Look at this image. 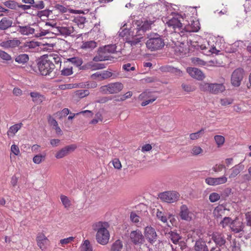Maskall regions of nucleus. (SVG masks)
Returning a JSON list of instances; mask_svg holds the SVG:
<instances>
[{
  "instance_id": "29",
  "label": "nucleus",
  "mask_w": 251,
  "mask_h": 251,
  "mask_svg": "<svg viewBox=\"0 0 251 251\" xmlns=\"http://www.w3.org/2000/svg\"><path fill=\"white\" fill-rule=\"evenodd\" d=\"M226 208L223 205H219L215 208L213 214L216 218H221L223 215L225 214Z\"/></svg>"
},
{
  "instance_id": "4",
  "label": "nucleus",
  "mask_w": 251,
  "mask_h": 251,
  "mask_svg": "<svg viewBox=\"0 0 251 251\" xmlns=\"http://www.w3.org/2000/svg\"><path fill=\"white\" fill-rule=\"evenodd\" d=\"M134 25L136 28L132 31L134 32V30H136V36H143L145 32L149 30L151 28V25L153 24L154 21L146 20L145 21L137 20L134 21Z\"/></svg>"
},
{
  "instance_id": "54",
  "label": "nucleus",
  "mask_w": 251,
  "mask_h": 251,
  "mask_svg": "<svg viewBox=\"0 0 251 251\" xmlns=\"http://www.w3.org/2000/svg\"><path fill=\"white\" fill-rule=\"evenodd\" d=\"M32 7L37 9H42L45 7V4L43 0H40L36 3L32 4Z\"/></svg>"
},
{
  "instance_id": "2",
  "label": "nucleus",
  "mask_w": 251,
  "mask_h": 251,
  "mask_svg": "<svg viewBox=\"0 0 251 251\" xmlns=\"http://www.w3.org/2000/svg\"><path fill=\"white\" fill-rule=\"evenodd\" d=\"M37 68L32 65L31 68L35 72L38 70L42 75H49L54 69L55 65L51 59H48V56L41 57L37 60Z\"/></svg>"
},
{
  "instance_id": "56",
  "label": "nucleus",
  "mask_w": 251,
  "mask_h": 251,
  "mask_svg": "<svg viewBox=\"0 0 251 251\" xmlns=\"http://www.w3.org/2000/svg\"><path fill=\"white\" fill-rule=\"evenodd\" d=\"M192 62L194 64L198 65L203 66L205 64V62L203 60L198 57H194L192 58Z\"/></svg>"
},
{
  "instance_id": "11",
  "label": "nucleus",
  "mask_w": 251,
  "mask_h": 251,
  "mask_svg": "<svg viewBox=\"0 0 251 251\" xmlns=\"http://www.w3.org/2000/svg\"><path fill=\"white\" fill-rule=\"evenodd\" d=\"M76 148V146L75 144H72L66 146L58 151L55 154V157L57 159H60L67 155L70 153L74 151Z\"/></svg>"
},
{
  "instance_id": "23",
  "label": "nucleus",
  "mask_w": 251,
  "mask_h": 251,
  "mask_svg": "<svg viewBox=\"0 0 251 251\" xmlns=\"http://www.w3.org/2000/svg\"><path fill=\"white\" fill-rule=\"evenodd\" d=\"M40 43L38 42H34L33 41L26 42L24 44L20 47L21 49L25 51H28L30 49H35V48L40 46Z\"/></svg>"
},
{
  "instance_id": "48",
  "label": "nucleus",
  "mask_w": 251,
  "mask_h": 251,
  "mask_svg": "<svg viewBox=\"0 0 251 251\" xmlns=\"http://www.w3.org/2000/svg\"><path fill=\"white\" fill-rule=\"evenodd\" d=\"M203 132L204 129L202 128L195 133H192L190 134V138L193 140L197 139L201 137V135L203 133Z\"/></svg>"
},
{
  "instance_id": "22",
  "label": "nucleus",
  "mask_w": 251,
  "mask_h": 251,
  "mask_svg": "<svg viewBox=\"0 0 251 251\" xmlns=\"http://www.w3.org/2000/svg\"><path fill=\"white\" fill-rule=\"evenodd\" d=\"M225 86L222 83H211L210 93L217 94L222 93L225 90Z\"/></svg>"
},
{
  "instance_id": "5",
  "label": "nucleus",
  "mask_w": 251,
  "mask_h": 251,
  "mask_svg": "<svg viewBox=\"0 0 251 251\" xmlns=\"http://www.w3.org/2000/svg\"><path fill=\"white\" fill-rule=\"evenodd\" d=\"M158 197L164 202L173 203L179 200L180 195L176 191H169L160 193Z\"/></svg>"
},
{
  "instance_id": "9",
  "label": "nucleus",
  "mask_w": 251,
  "mask_h": 251,
  "mask_svg": "<svg viewBox=\"0 0 251 251\" xmlns=\"http://www.w3.org/2000/svg\"><path fill=\"white\" fill-rule=\"evenodd\" d=\"M145 239L149 243L152 245L157 240V234L154 228L151 226H147L144 228V235Z\"/></svg>"
},
{
  "instance_id": "57",
  "label": "nucleus",
  "mask_w": 251,
  "mask_h": 251,
  "mask_svg": "<svg viewBox=\"0 0 251 251\" xmlns=\"http://www.w3.org/2000/svg\"><path fill=\"white\" fill-rule=\"evenodd\" d=\"M122 68L123 70L126 72H129L130 71H134L135 68L134 66H131V64L129 63L125 64L123 65Z\"/></svg>"
},
{
  "instance_id": "53",
  "label": "nucleus",
  "mask_w": 251,
  "mask_h": 251,
  "mask_svg": "<svg viewBox=\"0 0 251 251\" xmlns=\"http://www.w3.org/2000/svg\"><path fill=\"white\" fill-rule=\"evenodd\" d=\"M200 89L201 91H207L210 93L211 83H203L201 84Z\"/></svg>"
},
{
  "instance_id": "44",
  "label": "nucleus",
  "mask_w": 251,
  "mask_h": 251,
  "mask_svg": "<svg viewBox=\"0 0 251 251\" xmlns=\"http://www.w3.org/2000/svg\"><path fill=\"white\" fill-rule=\"evenodd\" d=\"M45 154H38L33 157V161L34 163L39 164L45 160Z\"/></svg>"
},
{
  "instance_id": "21",
  "label": "nucleus",
  "mask_w": 251,
  "mask_h": 251,
  "mask_svg": "<svg viewBox=\"0 0 251 251\" xmlns=\"http://www.w3.org/2000/svg\"><path fill=\"white\" fill-rule=\"evenodd\" d=\"M194 248L195 251H209L205 242L202 239L196 241Z\"/></svg>"
},
{
  "instance_id": "50",
  "label": "nucleus",
  "mask_w": 251,
  "mask_h": 251,
  "mask_svg": "<svg viewBox=\"0 0 251 251\" xmlns=\"http://www.w3.org/2000/svg\"><path fill=\"white\" fill-rule=\"evenodd\" d=\"M0 58L7 61L12 59V57L10 55L1 50H0Z\"/></svg>"
},
{
  "instance_id": "51",
  "label": "nucleus",
  "mask_w": 251,
  "mask_h": 251,
  "mask_svg": "<svg viewBox=\"0 0 251 251\" xmlns=\"http://www.w3.org/2000/svg\"><path fill=\"white\" fill-rule=\"evenodd\" d=\"M130 219L131 222L135 224H137L140 222V217L134 212L130 213Z\"/></svg>"
},
{
  "instance_id": "37",
  "label": "nucleus",
  "mask_w": 251,
  "mask_h": 251,
  "mask_svg": "<svg viewBox=\"0 0 251 251\" xmlns=\"http://www.w3.org/2000/svg\"><path fill=\"white\" fill-rule=\"evenodd\" d=\"M101 79H100V80L106 79L111 77H112L113 78H115L116 77V75L107 70L101 72Z\"/></svg>"
},
{
  "instance_id": "34",
  "label": "nucleus",
  "mask_w": 251,
  "mask_h": 251,
  "mask_svg": "<svg viewBox=\"0 0 251 251\" xmlns=\"http://www.w3.org/2000/svg\"><path fill=\"white\" fill-rule=\"evenodd\" d=\"M169 234L170 235L169 238L172 242L176 245L177 244L179 240L181 239V237L176 232L171 231L169 233Z\"/></svg>"
},
{
  "instance_id": "62",
  "label": "nucleus",
  "mask_w": 251,
  "mask_h": 251,
  "mask_svg": "<svg viewBox=\"0 0 251 251\" xmlns=\"http://www.w3.org/2000/svg\"><path fill=\"white\" fill-rule=\"evenodd\" d=\"M74 239V237H69L67 238H64L63 239H61L60 240V243L62 245H66L72 241H73Z\"/></svg>"
},
{
  "instance_id": "60",
  "label": "nucleus",
  "mask_w": 251,
  "mask_h": 251,
  "mask_svg": "<svg viewBox=\"0 0 251 251\" xmlns=\"http://www.w3.org/2000/svg\"><path fill=\"white\" fill-rule=\"evenodd\" d=\"M131 30V28L128 29V28H125L122 29V30L121 31L119 32V35L120 36L124 37L126 36H127V35H129L130 32H131V31H130Z\"/></svg>"
},
{
  "instance_id": "3",
  "label": "nucleus",
  "mask_w": 251,
  "mask_h": 251,
  "mask_svg": "<svg viewBox=\"0 0 251 251\" xmlns=\"http://www.w3.org/2000/svg\"><path fill=\"white\" fill-rule=\"evenodd\" d=\"M146 44L147 48L151 51L161 49L165 45L164 40L158 34L151 36L147 41Z\"/></svg>"
},
{
  "instance_id": "64",
  "label": "nucleus",
  "mask_w": 251,
  "mask_h": 251,
  "mask_svg": "<svg viewBox=\"0 0 251 251\" xmlns=\"http://www.w3.org/2000/svg\"><path fill=\"white\" fill-rule=\"evenodd\" d=\"M247 225L251 226V211L248 212L245 214Z\"/></svg>"
},
{
  "instance_id": "45",
  "label": "nucleus",
  "mask_w": 251,
  "mask_h": 251,
  "mask_svg": "<svg viewBox=\"0 0 251 251\" xmlns=\"http://www.w3.org/2000/svg\"><path fill=\"white\" fill-rule=\"evenodd\" d=\"M89 91L87 89L77 90L75 92V95L79 98H83L89 94Z\"/></svg>"
},
{
  "instance_id": "40",
  "label": "nucleus",
  "mask_w": 251,
  "mask_h": 251,
  "mask_svg": "<svg viewBox=\"0 0 251 251\" xmlns=\"http://www.w3.org/2000/svg\"><path fill=\"white\" fill-rule=\"evenodd\" d=\"M3 4L7 8L11 9H16L18 3L15 1L8 0L3 2Z\"/></svg>"
},
{
  "instance_id": "20",
  "label": "nucleus",
  "mask_w": 251,
  "mask_h": 251,
  "mask_svg": "<svg viewBox=\"0 0 251 251\" xmlns=\"http://www.w3.org/2000/svg\"><path fill=\"white\" fill-rule=\"evenodd\" d=\"M109 94H116L120 92L124 88L123 84L119 82L108 84Z\"/></svg>"
},
{
  "instance_id": "6",
  "label": "nucleus",
  "mask_w": 251,
  "mask_h": 251,
  "mask_svg": "<svg viewBox=\"0 0 251 251\" xmlns=\"http://www.w3.org/2000/svg\"><path fill=\"white\" fill-rule=\"evenodd\" d=\"M129 239L131 242L134 245L140 246L145 242L144 236L141 231L138 229L130 232Z\"/></svg>"
},
{
  "instance_id": "33",
  "label": "nucleus",
  "mask_w": 251,
  "mask_h": 251,
  "mask_svg": "<svg viewBox=\"0 0 251 251\" xmlns=\"http://www.w3.org/2000/svg\"><path fill=\"white\" fill-rule=\"evenodd\" d=\"M97 46V43L94 41L83 42L81 48L83 49L93 50Z\"/></svg>"
},
{
  "instance_id": "13",
  "label": "nucleus",
  "mask_w": 251,
  "mask_h": 251,
  "mask_svg": "<svg viewBox=\"0 0 251 251\" xmlns=\"http://www.w3.org/2000/svg\"><path fill=\"white\" fill-rule=\"evenodd\" d=\"M151 93L150 92H144L139 96L138 99L140 100H144L141 103L142 106H145L148 104L152 103L156 99V97H151Z\"/></svg>"
},
{
  "instance_id": "36",
  "label": "nucleus",
  "mask_w": 251,
  "mask_h": 251,
  "mask_svg": "<svg viewBox=\"0 0 251 251\" xmlns=\"http://www.w3.org/2000/svg\"><path fill=\"white\" fill-rule=\"evenodd\" d=\"M67 61L72 63L76 67L80 66L83 63L82 59L78 57H74L68 58L67 59Z\"/></svg>"
},
{
  "instance_id": "58",
  "label": "nucleus",
  "mask_w": 251,
  "mask_h": 251,
  "mask_svg": "<svg viewBox=\"0 0 251 251\" xmlns=\"http://www.w3.org/2000/svg\"><path fill=\"white\" fill-rule=\"evenodd\" d=\"M72 67L69 68H64L61 71V75L64 76H68L73 74Z\"/></svg>"
},
{
  "instance_id": "15",
  "label": "nucleus",
  "mask_w": 251,
  "mask_h": 251,
  "mask_svg": "<svg viewBox=\"0 0 251 251\" xmlns=\"http://www.w3.org/2000/svg\"><path fill=\"white\" fill-rule=\"evenodd\" d=\"M227 181V178L225 176L219 177H208L205 179V182L210 185H218L225 183Z\"/></svg>"
},
{
  "instance_id": "49",
  "label": "nucleus",
  "mask_w": 251,
  "mask_h": 251,
  "mask_svg": "<svg viewBox=\"0 0 251 251\" xmlns=\"http://www.w3.org/2000/svg\"><path fill=\"white\" fill-rule=\"evenodd\" d=\"M220 199V196L216 192H213L209 195V199L211 202L218 201Z\"/></svg>"
},
{
  "instance_id": "47",
  "label": "nucleus",
  "mask_w": 251,
  "mask_h": 251,
  "mask_svg": "<svg viewBox=\"0 0 251 251\" xmlns=\"http://www.w3.org/2000/svg\"><path fill=\"white\" fill-rule=\"evenodd\" d=\"M48 59H51L53 63L54 62L56 64H59L60 66H61V59L58 54L50 55L48 57Z\"/></svg>"
},
{
  "instance_id": "14",
  "label": "nucleus",
  "mask_w": 251,
  "mask_h": 251,
  "mask_svg": "<svg viewBox=\"0 0 251 251\" xmlns=\"http://www.w3.org/2000/svg\"><path fill=\"white\" fill-rule=\"evenodd\" d=\"M187 72L192 77L199 80H201L205 77L202 71L196 68L189 67L187 69Z\"/></svg>"
},
{
  "instance_id": "55",
  "label": "nucleus",
  "mask_w": 251,
  "mask_h": 251,
  "mask_svg": "<svg viewBox=\"0 0 251 251\" xmlns=\"http://www.w3.org/2000/svg\"><path fill=\"white\" fill-rule=\"evenodd\" d=\"M202 152V149L199 146H194L192 150L191 153L194 155H198Z\"/></svg>"
},
{
  "instance_id": "26",
  "label": "nucleus",
  "mask_w": 251,
  "mask_h": 251,
  "mask_svg": "<svg viewBox=\"0 0 251 251\" xmlns=\"http://www.w3.org/2000/svg\"><path fill=\"white\" fill-rule=\"evenodd\" d=\"M23 124L22 123L15 124L11 126L8 129L7 134L9 137H13L22 127Z\"/></svg>"
},
{
  "instance_id": "17",
  "label": "nucleus",
  "mask_w": 251,
  "mask_h": 251,
  "mask_svg": "<svg viewBox=\"0 0 251 251\" xmlns=\"http://www.w3.org/2000/svg\"><path fill=\"white\" fill-rule=\"evenodd\" d=\"M13 22L10 17H3L0 21V30H6L11 27H13Z\"/></svg>"
},
{
  "instance_id": "12",
  "label": "nucleus",
  "mask_w": 251,
  "mask_h": 251,
  "mask_svg": "<svg viewBox=\"0 0 251 251\" xmlns=\"http://www.w3.org/2000/svg\"><path fill=\"white\" fill-rule=\"evenodd\" d=\"M21 44V41L18 38H14L11 40H8L1 42L0 46L3 49H8L18 47Z\"/></svg>"
},
{
  "instance_id": "61",
  "label": "nucleus",
  "mask_w": 251,
  "mask_h": 251,
  "mask_svg": "<svg viewBox=\"0 0 251 251\" xmlns=\"http://www.w3.org/2000/svg\"><path fill=\"white\" fill-rule=\"evenodd\" d=\"M91 66L94 70L102 69L106 67L104 64L100 63H94Z\"/></svg>"
},
{
  "instance_id": "28",
  "label": "nucleus",
  "mask_w": 251,
  "mask_h": 251,
  "mask_svg": "<svg viewBox=\"0 0 251 251\" xmlns=\"http://www.w3.org/2000/svg\"><path fill=\"white\" fill-rule=\"evenodd\" d=\"M30 95L32 98V101L37 104L41 103L45 100L44 96L39 92H32Z\"/></svg>"
},
{
  "instance_id": "1",
  "label": "nucleus",
  "mask_w": 251,
  "mask_h": 251,
  "mask_svg": "<svg viewBox=\"0 0 251 251\" xmlns=\"http://www.w3.org/2000/svg\"><path fill=\"white\" fill-rule=\"evenodd\" d=\"M108 226L107 222H99L93 225V229L97 231L96 238L99 244L102 245H106L109 239V233L106 228Z\"/></svg>"
},
{
  "instance_id": "63",
  "label": "nucleus",
  "mask_w": 251,
  "mask_h": 251,
  "mask_svg": "<svg viewBox=\"0 0 251 251\" xmlns=\"http://www.w3.org/2000/svg\"><path fill=\"white\" fill-rule=\"evenodd\" d=\"M11 151L16 155H18L20 153L19 147L16 145H12L11 146Z\"/></svg>"
},
{
  "instance_id": "27",
  "label": "nucleus",
  "mask_w": 251,
  "mask_h": 251,
  "mask_svg": "<svg viewBox=\"0 0 251 251\" xmlns=\"http://www.w3.org/2000/svg\"><path fill=\"white\" fill-rule=\"evenodd\" d=\"M114 58V57L109 56L108 55H107L106 54H104L103 52H100L99 51V48L98 50V55H96L93 58V61L96 62H99V61H105V60H111V59Z\"/></svg>"
},
{
  "instance_id": "46",
  "label": "nucleus",
  "mask_w": 251,
  "mask_h": 251,
  "mask_svg": "<svg viewBox=\"0 0 251 251\" xmlns=\"http://www.w3.org/2000/svg\"><path fill=\"white\" fill-rule=\"evenodd\" d=\"M214 140L218 147L222 146L225 143V139L223 136L215 135Z\"/></svg>"
},
{
  "instance_id": "10",
  "label": "nucleus",
  "mask_w": 251,
  "mask_h": 251,
  "mask_svg": "<svg viewBox=\"0 0 251 251\" xmlns=\"http://www.w3.org/2000/svg\"><path fill=\"white\" fill-rule=\"evenodd\" d=\"M36 241L37 246L42 251H45L50 244V240L42 232H39L37 234Z\"/></svg>"
},
{
  "instance_id": "41",
  "label": "nucleus",
  "mask_w": 251,
  "mask_h": 251,
  "mask_svg": "<svg viewBox=\"0 0 251 251\" xmlns=\"http://www.w3.org/2000/svg\"><path fill=\"white\" fill-rule=\"evenodd\" d=\"M146 8L151 14H154L159 10V4L157 3H153L148 6Z\"/></svg>"
},
{
  "instance_id": "8",
  "label": "nucleus",
  "mask_w": 251,
  "mask_h": 251,
  "mask_svg": "<svg viewBox=\"0 0 251 251\" xmlns=\"http://www.w3.org/2000/svg\"><path fill=\"white\" fill-rule=\"evenodd\" d=\"M244 75V71L243 69L239 68L235 70L232 74L231 82L233 86L238 87L241 84Z\"/></svg>"
},
{
  "instance_id": "16",
  "label": "nucleus",
  "mask_w": 251,
  "mask_h": 251,
  "mask_svg": "<svg viewBox=\"0 0 251 251\" xmlns=\"http://www.w3.org/2000/svg\"><path fill=\"white\" fill-rule=\"evenodd\" d=\"M179 215L181 220L190 221L192 219L190 212L185 204H182L180 207Z\"/></svg>"
},
{
  "instance_id": "35",
  "label": "nucleus",
  "mask_w": 251,
  "mask_h": 251,
  "mask_svg": "<svg viewBox=\"0 0 251 251\" xmlns=\"http://www.w3.org/2000/svg\"><path fill=\"white\" fill-rule=\"evenodd\" d=\"M143 38V36H136V34L134 37L131 40H126V42L131 46H136L141 42V39Z\"/></svg>"
},
{
  "instance_id": "39",
  "label": "nucleus",
  "mask_w": 251,
  "mask_h": 251,
  "mask_svg": "<svg viewBox=\"0 0 251 251\" xmlns=\"http://www.w3.org/2000/svg\"><path fill=\"white\" fill-rule=\"evenodd\" d=\"M235 220H232L231 218L228 217H225L223 218V219L220 222V225L222 226L223 227H225L226 226L229 225L230 226L233 223V222Z\"/></svg>"
},
{
  "instance_id": "7",
  "label": "nucleus",
  "mask_w": 251,
  "mask_h": 251,
  "mask_svg": "<svg viewBox=\"0 0 251 251\" xmlns=\"http://www.w3.org/2000/svg\"><path fill=\"white\" fill-rule=\"evenodd\" d=\"M167 24L169 27H172L176 32H182L183 30L189 31L186 29V25L184 23L178 20V18H173L169 20Z\"/></svg>"
},
{
  "instance_id": "59",
  "label": "nucleus",
  "mask_w": 251,
  "mask_h": 251,
  "mask_svg": "<svg viewBox=\"0 0 251 251\" xmlns=\"http://www.w3.org/2000/svg\"><path fill=\"white\" fill-rule=\"evenodd\" d=\"M51 12V11L49 9H46L39 11L37 14V16L40 18L42 17V16L48 17Z\"/></svg>"
},
{
  "instance_id": "31",
  "label": "nucleus",
  "mask_w": 251,
  "mask_h": 251,
  "mask_svg": "<svg viewBox=\"0 0 251 251\" xmlns=\"http://www.w3.org/2000/svg\"><path fill=\"white\" fill-rule=\"evenodd\" d=\"M243 170L242 166L240 164L235 165L231 169V173L229 176L230 178L236 177Z\"/></svg>"
},
{
  "instance_id": "42",
  "label": "nucleus",
  "mask_w": 251,
  "mask_h": 251,
  "mask_svg": "<svg viewBox=\"0 0 251 251\" xmlns=\"http://www.w3.org/2000/svg\"><path fill=\"white\" fill-rule=\"evenodd\" d=\"M60 199L63 205L65 208H69L71 206V201L67 196L61 195L60 196Z\"/></svg>"
},
{
  "instance_id": "19",
  "label": "nucleus",
  "mask_w": 251,
  "mask_h": 251,
  "mask_svg": "<svg viewBox=\"0 0 251 251\" xmlns=\"http://www.w3.org/2000/svg\"><path fill=\"white\" fill-rule=\"evenodd\" d=\"M212 239L219 247L224 245L226 242L224 235L219 232L213 233Z\"/></svg>"
},
{
  "instance_id": "18",
  "label": "nucleus",
  "mask_w": 251,
  "mask_h": 251,
  "mask_svg": "<svg viewBox=\"0 0 251 251\" xmlns=\"http://www.w3.org/2000/svg\"><path fill=\"white\" fill-rule=\"evenodd\" d=\"M74 31V29L73 26L66 27V26H58L56 27V33L55 34L57 35H61L65 36L70 35Z\"/></svg>"
},
{
  "instance_id": "38",
  "label": "nucleus",
  "mask_w": 251,
  "mask_h": 251,
  "mask_svg": "<svg viewBox=\"0 0 251 251\" xmlns=\"http://www.w3.org/2000/svg\"><path fill=\"white\" fill-rule=\"evenodd\" d=\"M123 248V244L121 240H117L113 243L111 248V251H121Z\"/></svg>"
},
{
  "instance_id": "32",
  "label": "nucleus",
  "mask_w": 251,
  "mask_h": 251,
  "mask_svg": "<svg viewBox=\"0 0 251 251\" xmlns=\"http://www.w3.org/2000/svg\"><path fill=\"white\" fill-rule=\"evenodd\" d=\"M15 61L19 64H24L29 60V56L26 54H21L17 56L15 59Z\"/></svg>"
},
{
  "instance_id": "25",
  "label": "nucleus",
  "mask_w": 251,
  "mask_h": 251,
  "mask_svg": "<svg viewBox=\"0 0 251 251\" xmlns=\"http://www.w3.org/2000/svg\"><path fill=\"white\" fill-rule=\"evenodd\" d=\"M18 31L22 35H28L34 33L35 29L29 25L18 26Z\"/></svg>"
},
{
  "instance_id": "43",
  "label": "nucleus",
  "mask_w": 251,
  "mask_h": 251,
  "mask_svg": "<svg viewBox=\"0 0 251 251\" xmlns=\"http://www.w3.org/2000/svg\"><path fill=\"white\" fill-rule=\"evenodd\" d=\"M82 251H92V248L88 240H86L81 245Z\"/></svg>"
},
{
  "instance_id": "24",
  "label": "nucleus",
  "mask_w": 251,
  "mask_h": 251,
  "mask_svg": "<svg viewBox=\"0 0 251 251\" xmlns=\"http://www.w3.org/2000/svg\"><path fill=\"white\" fill-rule=\"evenodd\" d=\"M117 47L116 45L110 44L99 48V51L103 52L104 54L106 53H114L116 52Z\"/></svg>"
},
{
  "instance_id": "52",
  "label": "nucleus",
  "mask_w": 251,
  "mask_h": 251,
  "mask_svg": "<svg viewBox=\"0 0 251 251\" xmlns=\"http://www.w3.org/2000/svg\"><path fill=\"white\" fill-rule=\"evenodd\" d=\"M156 216L158 219L163 223H166L167 222L168 219L167 216L162 212L158 211L156 213Z\"/></svg>"
},
{
  "instance_id": "30",
  "label": "nucleus",
  "mask_w": 251,
  "mask_h": 251,
  "mask_svg": "<svg viewBox=\"0 0 251 251\" xmlns=\"http://www.w3.org/2000/svg\"><path fill=\"white\" fill-rule=\"evenodd\" d=\"M230 227L232 231L237 233L243 230L244 226L243 223L238 222L237 223L235 221L233 223L231 224Z\"/></svg>"
}]
</instances>
